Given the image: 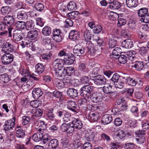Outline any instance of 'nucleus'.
I'll return each mask as SVG.
<instances>
[{
	"mask_svg": "<svg viewBox=\"0 0 149 149\" xmlns=\"http://www.w3.org/2000/svg\"><path fill=\"white\" fill-rule=\"evenodd\" d=\"M83 35L86 42V44L91 43L92 38L91 31L88 29H86L82 32Z\"/></svg>",
	"mask_w": 149,
	"mask_h": 149,
	"instance_id": "nucleus-11",
	"label": "nucleus"
},
{
	"mask_svg": "<svg viewBox=\"0 0 149 149\" xmlns=\"http://www.w3.org/2000/svg\"><path fill=\"white\" fill-rule=\"evenodd\" d=\"M43 51L44 52H43L44 53L41 55L42 58L45 60H48L50 58L51 55L49 53V52L46 54L45 53V50L44 49Z\"/></svg>",
	"mask_w": 149,
	"mask_h": 149,
	"instance_id": "nucleus-61",
	"label": "nucleus"
},
{
	"mask_svg": "<svg viewBox=\"0 0 149 149\" xmlns=\"http://www.w3.org/2000/svg\"><path fill=\"white\" fill-rule=\"evenodd\" d=\"M125 81L127 84L133 86H135L137 82L135 79L127 77L125 79Z\"/></svg>",
	"mask_w": 149,
	"mask_h": 149,
	"instance_id": "nucleus-36",
	"label": "nucleus"
},
{
	"mask_svg": "<svg viewBox=\"0 0 149 149\" xmlns=\"http://www.w3.org/2000/svg\"><path fill=\"white\" fill-rule=\"evenodd\" d=\"M83 87L88 93L89 94V95L90 96L93 93V87L89 85L84 86Z\"/></svg>",
	"mask_w": 149,
	"mask_h": 149,
	"instance_id": "nucleus-53",
	"label": "nucleus"
},
{
	"mask_svg": "<svg viewBox=\"0 0 149 149\" xmlns=\"http://www.w3.org/2000/svg\"><path fill=\"white\" fill-rule=\"evenodd\" d=\"M79 103L80 105H83L85 107L86 106L88 107V100L86 97L80 99L79 100Z\"/></svg>",
	"mask_w": 149,
	"mask_h": 149,
	"instance_id": "nucleus-59",
	"label": "nucleus"
},
{
	"mask_svg": "<svg viewBox=\"0 0 149 149\" xmlns=\"http://www.w3.org/2000/svg\"><path fill=\"white\" fill-rule=\"evenodd\" d=\"M86 51L85 53L91 55H93L95 52L96 50L93 47L94 45L91 42V43L86 44Z\"/></svg>",
	"mask_w": 149,
	"mask_h": 149,
	"instance_id": "nucleus-15",
	"label": "nucleus"
},
{
	"mask_svg": "<svg viewBox=\"0 0 149 149\" xmlns=\"http://www.w3.org/2000/svg\"><path fill=\"white\" fill-rule=\"evenodd\" d=\"M120 7V3L118 2H113L110 5V8L114 10L118 9Z\"/></svg>",
	"mask_w": 149,
	"mask_h": 149,
	"instance_id": "nucleus-50",
	"label": "nucleus"
},
{
	"mask_svg": "<svg viewBox=\"0 0 149 149\" xmlns=\"http://www.w3.org/2000/svg\"><path fill=\"white\" fill-rule=\"evenodd\" d=\"M61 31L58 29H56L54 30L52 38L53 39L57 42H61L62 38L61 35Z\"/></svg>",
	"mask_w": 149,
	"mask_h": 149,
	"instance_id": "nucleus-6",
	"label": "nucleus"
},
{
	"mask_svg": "<svg viewBox=\"0 0 149 149\" xmlns=\"http://www.w3.org/2000/svg\"><path fill=\"white\" fill-rule=\"evenodd\" d=\"M6 29H7L8 31V37H11V27H8L3 22L0 23V31H3Z\"/></svg>",
	"mask_w": 149,
	"mask_h": 149,
	"instance_id": "nucleus-23",
	"label": "nucleus"
},
{
	"mask_svg": "<svg viewBox=\"0 0 149 149\" xmlns=\"http://www.w3.org/2000/svg\"><path fill=\"white\" fill-rule=\"evenodd\" d=\"M43 136V133L41 132H37L33 134L32 139L35 142H38L42 139Z\"/></svg>",
	"mask_w": 149,
	"mask_h": 149,
	"instance_id": "nucleus-29",
	"label": "nucleus"
},
{
	"mask_svg": "<svg viewBox=\"0 0 149 149\" xmlns=\"http://www.w3.org/2000/svg\"><path fill=\"white\" fill-rule=\"evenodd\" d=\"M117 44V40L114 38H110L109 40V48H113L115 47Z\"/></svg>",
	"mask_w": 149,
	"mask_h": 149,
	"instance_id": "nucleus-37",
	"label": "nucleus"
},
{
	"mask_svg": "<svg viewBox=\"0 0 149 149\" xmlns=\"http://www.w3.org/2000/svg\"><path fill=\"white\" fill-rule=\"evenodd\" d=\"M67 95L72 98L76 97L78 96V92L74 88H69L68 90Z\"/></svg>",
	"mask_w": 149,
	"mask_h": 149,
	"instance_id": "nucleus-20",
	"label": "nucleus"
},
{
	"mask_svg": "<svg viewBox=\"0 0 149 149\" xmlns=\"http://www.w3.org/2000/svg\"><path fill=\"white\" fill-rule=\"evenodd\" d=\"M71 115L70 113L66 111L65 114L64 115L63 118V121L68 123L70 121L71 118Z\"/></svg>",
	"mask_w": 149,
	"mask_h": 149,
	"instance_id": "nucleus-46",
	"label": "nucleus"
},
{
	"mask_svg": "<svg viewBox=\"0 0 149 149\" xmlns=\"http://www.w3.org/2000/svg\"><path fill=\"white\" fill-rule=\"evenodd\" d=\"M95 138L94 133L90 131L86 133L85 135V139L88 141H93Z\"/></svg>",
	"mask_w": 149,
	"mask_h": 149,
	"instance_id": "nucleus-27",
	"label": "nucleus"
},
{
	"mask_svg": "<svg viewBox=\"0 0 149 149\" xmlns=\"http://www.w3.org/2000/svg\"><path fill=\"white\" fill-rule=\"evenodd\" d=\"M112 120L111 115L109 114H105L102 118V123L104 125H107L110 123Z\"/></svg>",
	"mask_w": 149,
	"mask_h": 149,
	"instance_id": "nucleus-18",
	"label": "nucleus"
},
{
	"mask_svg": "<svg viewBox=\"0 0 149 149\" xmlns=\"http://www.w3.org/2000/svg\"><path fill=\"white\" fill-rule=\"evenodd\" d=\"M98 115L95 113H90L88 116V119L92 122H94L97 121L98 118Z\"/></svg>",
	"mask_w": 149,
	"mask_h": 149,
	"instance_id": "nucleus-28",
	"label": "nucleus"
},
{
	"mask_svg": "<svg viewBox=\"0 0 149 149\" xmlns=\"http://www.w3.org/2000/svg\"><path fill=\"white\" fill-rule=\"evenodd\" d=\"M42 43L48 49L52 48V42L50 38L45 37L42 38Z\"/></svg>",
	"mask_w": 149,
	"mask_h": 149,
	"instance_id": "nucleus-19",
	"label": "nucleus"
},
{
	"mask_svg": "<svg viewBox=\"0 0 149 149\" xmlns=\"http://www.w3.org/2000/svg\"><path fill=\"white\" fill-rule=\"evenodd\" d=\"M59 142L58 140L53 139L50 140L48 143V146H51L52 148H57L58 146Z\"/></svg>",
	"mask_w": 149,
	"mask_h": 149,
	"instance_id": "nucleus-26",
	"label": "nucleus"
},
{
	"mask_svg": "<svg viewBox=\"0 0 149 149\" xmlns=\"http://www.w3.org/2000/svg\"><path fill=\"white\" fill-rule=\"evenodd\" d=\"M23 34L20 30H17L15 31L13 34V38L16 41H19L23 38Z\"/></svg>",
	"mask_w": 149,
	"mask_h": 149,
	"instance_id": "nucleus-16",
	"label": "nucleus"
},
{
	"mask_svg": "<svg viewBox=\"0 0 149 149\" xmlns=\"http://www.w3.org/2000/svg\"><path fill=\"white\" fill-rule=\"evenodd\" d=\"M69 37L73 41L78 40L79 37V32L75 30H72L69 33Z\"/></svg>",
	"mask_w": 149,
	"mask_h": 149,
	"instance_id": "nucleus-17",
	"label": "nucleus"
},
{
	"mask_svg": "<svg viewBox=\"0 0 149 149\" xmlns=\"http://www.w3.org/2000/svg\"><path fill=\"white\" fill-rule=\"evenodd\" d=\"M28 36L32 40L35 39L38 36L37 31L35 30L33 31H30L28 33Z\"/></svg>",
	"mask_w": 149,
	"mask_h": 149,
	"instance_id": "nucleus-39",
	"label": "nucleus"
},
{
	"mask_svg": "<svg viewBox=\"0 0 149 149\" xmlns=\"http://www.w3.org/2000/svg\"><path fill=\"white\" fill-rule=\"evenodd\" d=\"M66 104L68 108L74 112H77V105L74 101L69 100L66 102Z\"/></svg>",
	"mask_w": 149,
	"mask_h": 149,
	"instance_id": "nucleus-13",
	"label": "nucleus"
},
{
	"mask_svg": "<svg viewBox=\"0 0 149 149\" xmlns=\"http://www.w3.org/2000/svg\"><path fill=\"white\" fill-rule=\"evenodd\" d=\"M68 9L70 11L76 10L77 9V6L76 3L74 1H70L67 5Z\"/></svg>",
	"mask_w": 149,
	"mask_h": 149,
	"instance_id": "nucleus-38",
	"label": "nucleus"
},
{
	"mask_svg": "<svg viewBox=\"0 0 149 149\" xmlns=\"http://www.w3.org/2000/svg\"><path fill=\"white\" fill-rule=\"evenodd\" d=\"M10 80L8 76L6 74L0 75V82L2 83H6Z\"/></svg>",
	"mask_w": 149,
	"mask_h": 149,
	"instance_id": "nucleus-30",
	"label": "nucleus"
},
{
	"mask_svg": "<svg viewBox=\"0 0 149 149\" xmlns=\"http://www.w3.org/2000/svg\"><path fill=\"white\" fill-rule=\"evenodd\" d=\"M22 124L23 125H29V123L31 121L30 117L29 116H24L22 118Z\"/></svg>",
	"mask_w": 149,
	"mask_h": 149,
	"instance_id": "nucleus-42",
	"label": "nucleus"
},
{
	"mask_svg": "<svg viewBox=\"0 0 149 149\" xmlns=\"http://www.w3.org/2000/svg\"><path fill=\"white\" fill-rule=\"evenodd\" d=\"M15 123L13 121V120L10 119L5 122L3 126V130L8 131L12 129L14 127Z\"/></svg>",
	"mask_w": 149,
	"mask_h": 149,
	"instance_id": "nucleus-12",
	"label": "nucleus"
},
{
	"mask_svg": "<svg viewBox=\"0 0 149 149\" xmlns=\"http://www.w3.org/2000/svg\"><path fill=\"white\" fill-rule=\"evenodd\" d=\"M43 114V111L42 110L40 109H35V110L34 115L37 117L41 116Z\"/></svg>",
	"mask_w": 149,
	"mask_h": 149,
	"instance_id": "nucleus-60",
	"label": "nucleus"
},
{
	"mask_svg": "<svg viewBox=\"0 0 149 149\" xmlns=\"http://www.w3.org/2000/svg\"><path fill=\"white\" fill-rule=\"evenodd\" d=\"M70 124L76 129H80L82 128L83 124L79 119L75 118H72L71 119V122Z\"/></svg>",
	"mask_w": 149,
	"mask_h": 149,
	"instance_id": "nucleus-7",
	"label": "nucleus"
},
{
	"mask_svg": "<svg viewBox=\"0 0 149 149\" xmlns=\"http://www.w3.org/2000/svg\"><path fill=\"white\" fill-rule=\"evenodd\" d=\"M51 29L48 26L44 27L42 31V33L45 36H49L51 33Z\"/></svg>",
	"mask_w": 149,
	"mask_h": 149,
	"instance_id": "nucleus-35",
	"label": "nucleus"
},
{
	"mask_svg": "<svg viewBox=\"0 0 149 149\" xmlns=\"http://www.w3.org/2000/svg\"><path fill=\"white\" fill-rule=\"evenodd\" d=\"M78 14V12L77 11L73 12L68 13L67 16L70 19H73L77 17Z\"/></svg>",
	"mask_w": 149,
	"mask_h": 149,
	"instance_id": "nucleus-57",
	"label": "nucleus"
},
{
	"mask_svg": "<svg viewBox=\"0 0 149 149\" xmlns=\"http://www.w3.org/2000/svg\"><path fill=\"white\" fill-rule=\"evenodd\" d=\"M137 0H126V4L129 8L135 7L138 5Z\"/></svg>",
	"mask_w": 149,
	"mask_h": 149,
	"instance_id": "nucleus-25",
	"label": "nucleus"
},
{
	"mask_svg": "<svg viewBox=\"0 0 149 149\" xmlns=\"http://www.w3.org/2000/svg\"><path fill=\"white\" fill-rule=\"evenodd\" d=\"M148 9L146 8H143L139 10L138 13L139 16L142 18L148 14Z\"/></svg>",
	"mask_w": 149,
	"mask_h": 149,
	"instance_id": "nucleus-33",
	"label": "nucleus"
},
{
	"mask_svg": "<svg viewBox=\"0 0 149 149\" xmlns=\"http://www.w3.org/2000/svg\"><path fill=\"white\" fill-rule=\"evenodd\" d=\"M51 139L50 136L47 134H43L41 140H42V142L43 144H48L49 142Z\"/></svg>",
	"mask_w": 149,
	"mask_h": 149,
	"instance_id": "nucleus-41",
	"label": "nucleus"
},
{
	"mask_svg": "<svg viewBox=\"0 0 149 149\" xmlns=\"http://www.w3.org/2000/svg\"><path fill=\"white\" fill-rule=\"evenodd\" d=\"M106 79L100 75H98L94 77V82L97 85H102L106 82Z\"/></svg>",
	"mask_w": 149,
	"mask_h": 149,
	"instance_id": "nucleus-10",
	"label": "nucleus"
},
{
	"mask_svg": "<svg viewBox=\"0 0 149 149\" xmlns=\"http://www.w3.org/2000/svg\"><path fill=\"white\" fill-rule=\"evenodd\" d=\"M135 135L138 137L135 140L139 144H141L145 141L146 133L145 130H138L135 132Z\"/></svg>",
	"mask_w": 149,
	"mask_h": 149,
	"instance_id": "nucleus-1",
	"label": "nucleus"
},
{
	"mask_svg": "<svg viewBox=\"0 0 149 149\" xmlns=\"http://www.w3.org/2000/svg\"><path fill=\"white\" fill-rule=\"evenodd\" d=\"M16 28L19 30H24L26 29V23L24 22L18 21L15 24Z\"/></svg>",
	"mask_w": 149,
	"mask_h": 149,
	"instance_id": "nucleus-24",
	"label": "nucleus"
},
{
	"mask_svg": "<svg viewBox=\"0 0 149 149\" xmlns=\"http://www.w3.org/2000/svg\"><path fill=\"white\" fill-rule=\"evenodd\" d=\"M93 40L94 41L96 42L97 45L99 46H100L103 43V40L101 39H100L97 36H95L93 38Z\"/></svg>",
	"mask_w": 149,
	"mask_h": 149,
	"instance_id": "nucleus-58",
	"label": "nucleus"
},
{
	"mask_svg": "<svg viewBox=\"0 0 149 149\" xmlns=\"http://www.w3.org/2000/svg\"><path fill=\"white\" fill-rule=\"evenodd\" d=\"M36 9L39 11H41L44 8V6L42 3H37L34 6Z\"/></svg>",
	"mask_w": 149,
	"mask_h": 149,
	"instance_id": "nucleus-56",
	"label": "nucleus"
},
{
	"mask_svg": "<svg viewBox=\"0 0 149 149\" xmlns=\"http://www.w3.org/2000/svg\"><path fill=\"white\" fill-rule=\"evenodd\" d=\"M136 54V52L134 51H129L127 52L125 54L126 55L127 57L129 58L130 59L133 58L134 56Z\"/></svg>",
	"mask_w": 149,
	"mask_h": 149,
	"instance_id": "nucleus-54",
	"label": "nucleus"
},
{
	"mask_svg": "<svg viewBox=\"0 0 149 149\" xmlns=\"http://www.w3.org/2000/svg\"><path fill=\"white\" fill-rule=\"evenodd\" d=\"M11 8L9 7L6 6L2 7L1 11L3 15L8 14L10 12Z\"/></svg>",
	"mask_w": 149,
	"mask_h": 149,
	"instance_id": "nucleus-48",
	"label": "nucleus"
},
{
	"mask_svg": "<svg viewBox=\"0 0 149 149\" xmlns=\"http://www.w3.org/2000/svg\"><path fill=\"white\" fill-rule=\"evenodd\" d=\"M28 15L26 12L22 11H19L17 15V18L20 20H25L27 19Z\"/></svg>",
	"mask_w": 149,
	"mask_h": 149,
	"instance_id": "nucleus-22",
	"label": "nucleus"
},
{
	"mask_svg": "<svg viewBox=\"0 0 149 149\" xmlns=\"http://www.w3.org/2000/svg\"><path fill=\"white\" fill-rule=\"evenodd\" d=\"M34 26L33 21L29 20L27 21L26 23V29L27 30H30L33 29Z\"/></svg>",
	"mask_w": 149,
	"mask_h": 149,
	"instance_id": "nucleus-34",
	"label": "nucleus"
},
{
	"mask_svg": "<svg viewBox=\"0 0 149 149\" xmlns=\"http://www.w3.org/2000/svg\"><path fill=\"white\" fill-rule=\"evenodd\" d=\"M113 84L115 85L116 88L122 89L123 87L124 83L123 82L120 80L116 82H115V83H114Z\"/></svg>",
	"mask_w": 149,
	"mask_h": 149,
	"instance_id": "nucleus-52",
	"label": "nucleus"
},
{
	"mask_svg": "<svg viewBox=\"0 0 149 149\" xmlns=\"http://www.w3.org/2000/svg\"><path fill=\"white\" fill-rule=\"evenodd\" d=\"M86 49V47H84L80 45H76L73 49L74 53L77 56H81L82 54L85 53Z\"/></svg>",
	"mask_w": 149,
	"mask_h": 149,
	"instance_id": "nucleus-3",
	"label": "nucleus"
},
{
	"mask_svg": "<svg viewBox=\"0 0 149 149\" xmlns=\"http://www.w3.org/2000/svg\"><path fill=\"white\" fill-rule=\"evenodd\" d=\"M103 30V28L100 25H97L93 29V31L94 33L99 34Z\"/></svg>",
	"mask_w": 149,
	"mask_h": 149,
	"instance_id": "nucleus-45",
	"label": "nucleus"
},
{
	"mask_svg": "<svg viewBox=\"0 0 149 149\" xmlns=\"http://www.w3.org/2000/svg\"><path fill=\"white\" fill-rule=\"evenodd\" d=\"M63 93L57 91H55L53 92V95L54 96L58 98H61L62 96Z\"/></svg>",
	"mask_w": 149,
	"mask_h": 149,
	"instance_id": "nucleus-62",
	"label": "nucleus"
},
{
	"mask_svg": "<svg viewBox=\"0 0 149 149\" xmlns=\"http://www.w3.org/2000/svg\"><path fill=\"white\" fill-rule=\"evenodd\" d=\"M122 45L125 48H131L133 46L132 41L130 39H127L122 42Z\"/></svg>",
	"mask_w": 149,
	"mask_h": 149,
	"instance_id": "nucleus-21",
	"label": "nucleus"
},
{
	"mask_svg": "<svg viewBox=\"0 0 149 149\" xmlns=\"http://www.w3.org/2000/svg\"><path fill=\"white\" fill-rule=\"evenodd\" d=\"M122 50L119 47H116L113 51L112 54L114 56H118L121 54Z\"/></svg>",
	"mask_w": 149,
	"mask_h": 149,
	"instance_id": "nucleus-49",
	"label": "nucleus"
},
{
	"mask_svg": "<svg viewBox=\"0 0 149 149\" xmlns=\"http://www.w3.org/2000/svg\"><path fill=\"white\" fill-rule=\"evenodd\" d=\"M55 84L58 88H61L64 86L63 80L58 78H56L54 80Z\"/></svg>",
	"mask_w": 149,
	"mask_h": 149,
	"instance_id": "nucleus-32",
	"label": "nucleus"
},
{
	"mask_svg": "<svg viewBox=\"0 0 149 149\" xmlns=\"http://www.w3.org/2000/svg\"><path fill=\"white\" fill-rule=\"evenodd\" d=\"M90 96L92 101L94 103H97L101 102L102 100V95L101 93L99 92H93Z\"/></svg>",
	"mask_w": 149,
	"mask_h": 149,
	"instance_id": "nucleus-2",
	"label": "nucleus"
},
{
	"mask_svg": "<svg viewBox=\"0 0 149 149\" xmlns=\"http://www.w3.org/2000/svg\"><path fill=\"white\" fill-rule=\"evenodd\" d=\"M118 134L116 135V136L119 140H120L124 137L125 136V134L124 132L122 130H120L118 131Z\"/></svg>",
	"mask_w": 149,
	"mask_h": 149,
	"instance_id": "nucleus-55",
	"label": "nucleus"
},
{
	"mask_svg": "<svg viewBox=\"0 0 149 149\" xmlns=\"http://www.w3.org/2000/svg\"><path fill=\"white\" fill-rule=\"evenodd\" d=\"M74 61L75 59L73 57H65L63 60L64 65H70L74 63Z\"/></svg>",
	"mask_w": 149,
	"mask_h": 149,
	"instance_id": "nucleus-31",
	"label": "nucleus"
},
{
	"mask_svg": "<svg viewBox=\"0 0 149 149\" xmlns=\"http://www.w3.org/2000/svg\"><path fill=\"white\" fill-rule=\"evenodd\" d=\"M36 66V72H37L38 74L42 73L44 70V66Z\"/></svg>",
	"mask_w": 149,
	"mask_h": 149,
	"instance_id": "nucleus-64",
	"label": "nucleus"
},
{
	"mask_svg": "<svg viewBox=\"0 0 149 149\" xmlns=\"http://www.w3.org/2000/svg\"><path fill=\"white\" fill-rule=\"evenodd\" d=\"M15 49L13 44L11 42H5L3 47L2 48V51H4L5 53L14 52Z\"/></svg>",
	"mask_w": 149,
	"mask_h": 149,
	"instance_id": "nucleus-9",
	"label": "nucleus"
},
{
	"mask_svg": "<svg viewBox=\"0 0 149 149\" xmlns=\"http://www.w3.org/2000/svg\"><path fill=\"white\" fill-rule=\"evenodd\" d=\"M55 74L57 76L63 77L66 75L65 69L63 66H55Z\"/></svg>",
	"mask_w": 149,
	"mask_h": 149,
	"instance_id": "nucleus-4",
	"label": "nucleus"
},
{
	"mask_svg": "<svg viewBox=\"0 0 149 149\" xmlns=\"http://www.w3.org/2000/svg\"><path fill=\"white\" fill-rule=\"evenodd\" d=\"M15 19L14 17L11 15H8L4 17L3 19V22L8 27H11L14 22Z\"/></svg>",
	"mask_w": 149,
	"mask_h": 149,
	"instance_id": "nucleus-8",
	"label": "nucleus"
},
{
	"mask_svg": "<svg viewBox=\"0 0 149 149\" xmlns=\"http://www.w3.org/2000/svg\"><path fill=\"white\" fill-rule=\"evenodd\" d=\"M126 20L123 18H119L118 20L117 25L118 27H120L126 24Z\"/></svg>",
	"mask_w": 149,
	"mask_h": 149,
	"instance_id": "nucleus-63",
	"label": "nucleus"
},
{
	"mask_svg": "<svg viewBox=\"0 0 149 149\" xmlns=\"http://www.w3.org/2000/svg\"><path fill=\"white\" fill-rule=\"evenodd\" d=\"M80 95L81 96H83L85 97L89 98L90 97L89 94L84 89L83 87H82L80 90Z\"/></svg>",
	"mask_w": 149,
	"mask_h": 149,
	"instance_id": "nucleus-47",
	"label": "nucleus"
},
{
	"mask_svg": "<svg viewBox=\"0 0 149 149\" xmlns=\"http://www.w3.org/2000/svg\"><path fill=\"white\" fill-rule=\"evenodd\" d=\"M19 71L20 73L23 75L24 76L26 77H28L30 75V73L28 70L27 69L20 68L19 69Z\"/></svg>",
	"mask_w": 149,
	"mask_h": 149,
	"instance_id": "nucleus-40",
	"label": "nucleus"
},
{
	"mask_svg": "<svg viewBox=\"0 0 149 149\" xmlns=\"http://www.w3.org/2000/svg\"><path fill=\"white\" fill-rule=\"evenodd\" d=\"M112 86L110 84H107L104 86L103 88V92L105 93L108 94L110 93L112 91Z\"/></svg>",
	"mask_w": 149,
	"mask_h": 149,
	"instance_id": "nucleus-44",
	"label": "nucleus"
},
{
	"mask_svg": "<svg viewBox=\"0 0 149 149\" xmlns=\"http://www.w3.org/2000/svg\"><path fill=\"white\" fill-rule=\"evenodd\" d=\"M13 60V56L8 53L4 54L1 57L2 62L4 64H8L11 63Z\"/></svg>",
	"mask_w": 149,
	"mask_h": 149,
	"instance_id": "nucleus-5",
	"label": "nucleus"
},
{
	"mask_svg": "<svg viewBox=\"0 0 149 149\" xmlns=\"http://www.w3.org/2000/svg\"><path fill=\"white\" fill-rule=\"evenodd\" d=\"M118 60L120 63L124 64L127 62V58L125 56L121 55L118 58Z\"/></svg>",
	"mask_w": 149,
	"mask_h": 149,
	"instance_id": "nucleus-43",
	"label": "nucleus"
},
{
	"mask_svg": "<svg viewBox=\"0 0 149 149\" xmlns=\"http://www.w3.org/2000/svg\"><path fill=\"white\" fill-rule=\"evenodd\" d=\"M25 136L24 131L21 130L19 129L16 131V136L17 138H22Z\"/></svg>",
	"mask_w": 149,
	"mask_h": 149,
	"instance_id": "nucleus-51",
	"label": "nucleus"
},
{
	"mask_svg": "<svg viewBox=\"0 0 149 149\" xmlns=\"http://www.w3.org/2000/svg\"><path fill=\"white\" fill-rule=\"evenodd\" d=\"M43 94V92L40 88H34L32 92L33 97L36 99H38Z\"/></svg>",
	"mask_w": 149,
	"mask_h": 149,
	"instance_id": "nucleus-14",
	"label": "nucleus"
}]
</instances>
